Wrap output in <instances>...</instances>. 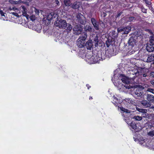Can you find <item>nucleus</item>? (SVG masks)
Wrapping results in <instances>:
<instances>
[{"label":"nucleus","instance_id":"30","mask_svg":"<svg viewBox=\"0 0 154 154\" xmlns=\"http://www.w3.org/2000/svg\"><path fill=\"white\" fill-rule=\"evenodd\" d=\"M86 30L89 32H94V29L91 26H88L87 28L86 29Z\"/></svg>","mask_w":154,"mask_h":154},{"label":"nucleus","instance_id":"9","mask_svg":"<svg viewBox=\"0 0 154 154\" xmlns=\"http://www.w3.org/2000/svg\"><path fill=\"white\" fill-rule=\"evenodd\" d=\"M136 42V40L133 37H131L128 41V45L131 47L134 46L135 45Z\"/></svg>","mask_w":154,"mask_h":154},{"label":"nucleus","instance_id":"48","mask_svg":"<svg viewBox=\"0 0 154 154\" xmlns=\"http://www.w3.org/2000/svg\"><path fill=\"white\" fill-rule=\"evenodd\" d=\"M125 87L126 88H128V89H130V86H128V85L125 86Z\"/></svg>","mask_w":154,"mask_h":154},{"label":"nucleus","instance_id":"3","mask_svg":"<svg viewBox=\"0 0 154 154\" xmlns=\"http://www.w3.org/2000/svg\"><path fill=\"white\" fill-rule=\"evenodd\" d=\"M128 70L131 75H134L133 77L138 76L141 74L140 70L139 69H137V68L133 67L131 69H129Z\"/></svg>","mask_w":154,"mask_h":154},{"label":"nucleus","instance_id":"29","mask_svg":"<svg viewBox=\"0 0 154 154\" xmlns=\"http://www.w3.org/2000/svg\"><path fill=\"white\" fill-rule=\"evenodd\" d=\"M133 119L137 121H140L142 119V117L139 116H135L133 117Z\"/></svg>","mask_w":154,"mask_h":154},{"label":"nucleus","instance_id":"41","mask_svg":"<svg viewBox=\"0 0 154 154\" xmlns=\"http://www.w3.org/2000/svg\"><path fill=\"white\" fill-rule=\"evenodd\" d=\"M55 2L57 5H59V2L58 0H55Z\"/></svg>","mask_w":154,"mask_h":154},{"label":"nucleus","instance_id":"35","mask_svg":"<svg viewBox=\"0 0 154 154\" xmlns=\"http://www.w3.org/2000/svg\"><path fill=\"white\" fill-rule=\"evenodd\" d=\"M147 91L149 92L153 93V94H154V89H153L150 88H148L147 89Z\"/></svg>","mask_w":154,"mask_h":154},{"label":"nucleus","instance_id":"37","mask_svg":"<svg viewBox=\"0 0 154 154\" xmlns=\"http://www.w3.org/2000/svg\"><path fill=\"white\" fill-rule=\"evenodd\" d=\"M134 17H130L128 18V21L129 22H131L134 20Z\"/></svg>","mask_w":154,"mask_h":154},{"label":"nucleus","instance_id":"55","mask_svg":"<svg viewBox=\"0 0 154 154\" xmlns=\"http://www.w3.org/2000/svg\"><path fill=\"white\" fill-rule=\"evenodd\" d=\"M80 33H77L76 34H77V35H79V34H80Z\"/></svg>","mask_w":154,"mask_h":154},{"label":"nucleus","instance_id":"32","mask_svg":"<svg viewBox=\"0 0 154 154\" xmlns=\"http://www.w3.org/2000/svg\"><path fill=\"white\" fill-rule=\"evenodd\" d=\"M30 18L31 20L32 21V24L33 22L36 19V17L35 15H32L30 16Z\"/></svg>","mask_w":154,"mask_h":154},{"label":"nucleus","instance_id":"8","mask_svg":"<svg viewBox=\"0 0 154 154\" xmlns=\"http://www.w3.org/2000/svg\"><path fill=\"white\" fill-rule=\"evenodd\" d=\"M41 28V25L40 24L32 25V29L36 31L38 33L40 32Z\"/></svg>","mask_w":154,"mask_h":154},{"label":"nucleus","instance_id":"45","mask_svg":"<svg viewBox=\"0 0 154 154\" xmlns=\"http://www.w3.org/2000/svg\"><path fill=\"white\" fill-rule=\"evenodd\" d=\"M122 13V12H120L119 13H118V14L117 15V17H119L121 15Z\"/></svg>","mask_w":154,"mask_h":154},{"label":"nucleus","instance_id":"17","mask_svg":"<svg viewBox=\"0 0 154 154\" xmlns=\"http://www.w3.org/2000/svg\"><path fill=\"white\" fill-rule=\"evenodd\" d=\"M92 37H93V39L95 42V46L97 47L98 45V43L99 42L98 39V36L97 35L93 34L92 35Z\"/></svg>","mask_w":154,"mask_h":154},{"label":"nucleus","instance_id":"23","mask_svg":"<svg viewBox=\"0 0 154 154\" xmlns=\"http://www.w3.org/2000/svg\"><path fill=\"white\" fill-rule=\"evenodd\" d=\"M148 43H149L150 44H152L154 45V35H152L150 36L149 37V42Z\"/></svg>","mask_w":154,"mask_h":154},{"label":"nucleus","instance_id":"47","mask_svg":"<svg viewBox=\"0 0 154 154\" xmlns=\"http://www.w3.org/2000/svg\"><path fill=\"white\" fill-rule=\"evenodd\" d=\"M151 83L152 85H154V80H152L151 81Z\"/></svg>","mask_w":154,"mask_h":154},{"label":"nucleus","instance_id":"25","mask_svg":"<svg viewBox=\"0 0 154 154\" xmlns=\"http://www.w3.org/2000/svg\"><path fill=\"white\" fill-rule=\"evenodd\" d=\"M130 126L134 130L137 129V126L134 122H131L130 123Z\"/></svg>","mask_w":154,"mask_h":154},{"label":"nucleus","instance_id":"2","mask_svg":"<svg viewBox=\"0 0 154 154\" xmlns=\"http://www.w3.org/2000/svg\"><path fill=\"white\" fill-rule=\"evenodd\" d=\"M131 29L130 26H127L125 27H120L117 29L118 32L121 33L122 34H128Z\"/></svg>","mask_w":154,"mask_h":154},{"label":"nucleus","instance_id":"7","mask_svg":"<svg viewBox=\"0 0 154 154\" xmlns=\"http://www.w3.org/2000/svg\"><path fill=\"white\" fill-rule=\"evenodd\" d=\"M146 50L147 51L151 52L153 51L154 50V45L148 43L146 45Z\"/></svg>","mask_w":154,"mask_h":154},{"label":"nucleus","instance_id":"24","mask_svg":"<svg viewBox=\"0 0 154 154\" xmlns=\"http://www.w3.org/2000/svg\"><path fill=\"white\" fill-rule=\"evenodd\" d=\"M120 109L121 111L124 112H125L126 113H130L131 112V111L126 109L123 107H120Z\"/></svg>","mask_w":154,"mask_h":154},{"label":"nucleus","instance_id":"12","mask_svg":"<svg viewBox=\"0 0 154 154\" xmlns=\"http://www.w3.org/2000/svg\"><path fill=\"white\" fill-rule=\"evenodd\" d=\"M146 100L150 103L154 102V96L153 95L150 94H147Z\"/></svg>","mask_w":154,"mask_h":154},{"label":"nucleus","instance_id":"13","mask_svg":"<svg viewBox=\"0 0 154 154\" xmlns=\"http://www.w3.org/2000/svg\"><path fill=\"white\" fill-rule=\"evenodd\" d=\"M141 104L146 108H147L150 106L151 104L147 100H142L141 102Z\"/></svg>","mask_w":154,"mask_h":154},{"label":"nucleus","instance_id":"21","mask_svg":"<svg viewBox=\"0 0 154 154\" xmlns=\"http://www.w3.org/2000/svg\"><path fill=\"white\" fill-rule=\"evenodd\" d=\"M122 82L126 84H128L130 82V80L129 79L126 77H124L121 79Z\"/></svg>","mask_w":154,"mask_h":154},{"label":"nucleus","instance_id":"49","mask_svg":"<svg viewBox=\"0 0 154 154\" xmlns=\"http://www.w3.org/2000/svg\"><path fill=\"white\" fill-rule=\"evenodd\" d=\"M150 109H152L153 111H154V106H153L150 107Z\"/></svg>","mask_w":154,"mask_h":154},{"label":"nucleus","instance_id":"33","mask_svg":"<svg viewBox=\"0 0 154 154\" xmlns=\"http://www.w3.org/2000/svg\"><path fill=\"white\" fill-rule=\"evenodd\" d=\"M20 14V12H19V13L18 12H11L10 13V14H12L14 15L16 17H19V16L18 14V13Z\"/></svg>","mask_w":154,"mask_h":154},{"label":"nucleus","instance_id":"31","mask_svg":"<svg viewBox=\"0 0 154 154\" xmlns=\"http://www.w3.org/2000/svg\"><path fill=\"white\" fill-rule=\"evenodd\" d=\"M21 3H26L24 2L23 1H22L21 0H18L16 1H14V4L15 5H17Z\"/></svg>","mask_w":154,"mask_h":154},{"label":"nucleus","instance_id":"34","mask_svg":"<svg viewBox=\"0 0 154 154\" xmlns=\"http://www.w3.org/2000/svg\"><path fill=\"white\" fill-rule=\"evenodd\" d=\"M47 18L48 20H51L53 19V16L51 14H50L48 16Z\"/></svg>","mask_w":154,"mask_h":154},{"label":"nucleus","instance_id":"39","mask_svg":"<svg viewBox=\"0 0 154 154\" xmlns=\"http://www.w3.org/2000/svg\"><path fill=\"white\" fill-rule=\"evenodd\" d=\"M35 14L38 15L39 13V10L37 9H36V8H35Z\"/></svg>","mask_w":154,"mask_h":154},{"label":"nucleus","instance_id":"36","mask_svg":"<svg viewBox=\"0 0 154 154\" xmlns=\"http://www.w3.org/2000/svg\"><path fill=\"white\" fill-rule=\"evenodd\" d=\"M148 135L150 136L153 137L154 136V132L153 131H150L148 133Z\"/></svg>","mask_w":154,"mask_h":154},{"label":"nucleus","instance_id":"4","mask_svg":"<svg viewBox=\"0 0 154 154\" xmlns=\"http://www.w3.org/2000/svg\"><path fill=\"white\" fill-rule=\"evenodd\" d=\"M103 56L102 55V54H101V57H100L98 54L96 55L95 57L94 56H92L91 58V60H93V62L94 63H98V62L99 60H104L105 58V56L103 54Z\"/></svg>","mask_w":154,"mask_h":154},{"label":"nucleus","instance_id":"10","mask_svg":"<svg viewBox=\"0 0 154 154\" xmlns=\"http://www.w3.org/2000/svg\"><path fill=\"white\" fill-rule=\"evenodd\" d=\"M134 92L135 94L138 97L141 96L143 94L142 91L139 88H137Z\"/></svg>","mask_w":154,"mask_h":154},{"label":"nucleus","instance_id":"22","mask_svg":"<svg viewBox=\"0 0 154 154\" xmlns=\"http://www.w3.org/2000/svg\"><path fill=\"white\" fill-rule=\"evenodd\" d=\"M66 27V30L68 32L71 31L72 29V26L71 24L68 23H67Z\"/></svg>","mask_w":154,"mask_h":154},{"label":"nucleus","instance_id":"44","mask_svg":"<svg viewBox=\"0 0 154 154\" xmlns=\"http://www.w3.org/2000/svg\"><path fill=\"white\" fill-rule=\"evenodd\" d=\"M113 98L114 99H115L118 102H119L118 101L119 100V99L118 98H117L116 97H115V96H114L113 97Z\"/></svg>","mask_w":154,"mask_h":154},{"label":"nucleus","instance_id":"54","mask_svg":"<svg viewBox=\"0 0 154 154\" xmlns=\"http://www.w3.org/2000/svg\"><path fill=\"white\" fill-rule=\"evenodd\" d=\"M92 99V97H90V98H89V99Z\"/></svg>","mask_w":154,"mask_h":154},{"label":"nucleus","instance_id":"53","mask_svg":"<svg viewBox=\"0 0 154 154\" xmlns=\"http://www.w3.org/2000/svg\"><path fill=\"white\" fill-rule=\"evenodd\" d=\"M26 2V3H25V4H26V5H29V4H28V3L27 2Z\"/></svg>","mask_w":154,"mask_h":154},{"label":"nucleus","instance_id":"18","mask_svg":"<svg viewBox=\"0 0 154 154\" xmlns=\"http://www.w3.org/2000/svg\"><path fill=\"white\" fill-rule=\"evenodd\" d=\"M77 45L79 48H82L84 47L85 45V42L84 41H80L78 39Z\"/></svg>","mask_w":154,"mask_h":154},{"label":"nucleus","instance_id":"11","mask_svg":"<svg viewBox=\"0 0 154 154\" xmlns=\"http://www.w3.org/2000/svg\"><path fill=\"white\" fill-rule=\"evenodd\" d=\"M85 45L88 50H91L93 46L92 41L91 40H88L86 42Z\"/></svg>","mask_w":154,"mask_h":154},{"label":"nucleus","instance_id":"1","mask_svg":"<svg viewBox=\"0 0 154 154\" xmlns=\"http://www.w3.org/2000/svg\"><path fill=\"white\" fill-rule=\"evenodd\" d=\"M55 24L56 26L60 28L65 29L66 28L67 23L66 21L64 20H58L56 21Z\"/></svg>","mask_w":154,"mask_h":154},{"label":"nucleus","instance_id":"6","mask_svg":"<svg viewBox=\"0 0 154 154\" xmlns=\"http://www.w3.org/2000/svg\"><path fill=\"white\" fill-rule=\"evenodd\" d=\"M91 21L95 29L96 30H99V23L93 18H91Z\"/></svg>","mask_w":154,"mask_h":154},{"label":"nucleus","instance_id":"46","mask_svg":"<svg viewBox=\"0 0 154 154\" xmlns=\"http://www.w3.org/2000/svg\"><path fill=\"white\" fill-rule=\"evenodd\" d=\"M147 75L146 73H144L143 74V76L144 77H146Z\"/></svg>","mask_w":154,"mask_h":154},{"label":"nucleus","instance_id":"16","mask_svg":"<svg viewBox=\"0 0 154 154\" xmlns=\"http://www.w3.org/2000/svg\"><path fill=\"white\" fill-rule=\"evenodd\" d=\"M87 37V33L86 32H83L82 35L78 39V40L85 42Z\"/></svg>","mask_w":154,"mask_h":154},{"label":"nucleus","instance_id":"52","mask_svg":"<svg viewBox=\"0 0 154 154\" xmlns=\"http://www.w3.org/2000/svg\"><path fill=\"white\" fill-rule=\"evenodd\" d=\"M146 3H147V4L149 5V2L147 1H145Z\"/></svg>","mask_w":154,"mask_h":154},{"label":"nucleus","instance_id":"40","mask_svg":"<svg viewBox=\"0 0 154 154\" xmlns=\"http://www.w3.org/2000/svg\"><path fill=\"white\" fill-rule=\"evenodd\" d=\"M150 76L152 77H154V72H151L150 74Z\"/></svg>","mask_w":154,"mask_h":154},{"label":"nucleus","instance_id":"27","mask_svg":"<svg viewBox=\"0 0 154 154\" xmlns=\"http://www.w3.org/2000/svg\"><path fill=\"white\" fill-rule=\"evenodd\" d=\"M64 2L66 6H69L70 5L71 2L70 0H64Z\"/></svg>","mask_w":154,"mask_h":154},{"label":"nucleus","instance_id":"42","mask_svg":"<svg viewBox=\"0 0 154 154\" xmlns=\"http://www.w3.org/2000/svg\"><path fill=\"white\" fill-rule=\"evenodd\" d=\"M142 11L144 13H146V10L144 8H142Z\"/></svg>","mask_w":154,"mask_h":154},{"label":"nucleus","instance_id":"19","mask_svg":"<svg viewBox=\"0 0 154 154\" xmlns=\"http://www.w3.org/2000/svg\"><path fill=\"white\" fill-rule=\"evenodd\" d=\"M82 28L78 25H76L73 28V30L74 31H79L81 32L82 30Z\"/></svg>","mask_w":154,"mask_h":154},{"label":"nucleus","instance_id":"50","mask_svg":"<svg viewBox=\"0 0 154 154\" xmlns=\"http://www.w3.org/2000/svg\"><path fill=\"white\" fill-rule=\"evenodd\" d=\"M8 10L9 11H11L12 10V8H11V7L9 8Z\"/></svg>","mask_w":154,"mask_h":154},{"label":"nucleus","instance_id":"43","mask_svg":"<svg viewBox=\"0 0 154 154\" xmlns=\"http://www.w3.org/2000/svg\"><path fill=\"white\" fill-rule=\"evenodd\" d=\"M144 140H142L141 141H139V143L140 144H143L144 143Z\"/></svg>","mask_w":154,"mask_h":154},{"label":"nucleus","instance_id":"28","mask_svg":"<svg viewBox=\"0 0 154 154\" xmlns=\"http://www.w3.org/2000/svg\"><path fill=\"white\" fill-rule=\"evenodd\" d=\"M137 110L140 112L143 113H146L147 112V109L137 108Z\"/></svg>","mask_w":154,"mask_h":154},{"label":"nucleus","instance_id":"51","mask_svg":"<svg viewBox=\"0 0 154 154\" xmlns=\"http://www.w3.org/2000/svg\"><path fill=\"white\" fill-rule=\"evenodd\" d=\"M86 86L88 87V89H89V88H90V86H88L89 85H87Z\"/></svg>","mask_w":154,"mask_h":154},{"label":"nucleus","instance_id":"26","mask_svg":"<svg viewBox=\"0 0 154 154\" xmlns=\"http://www.w3.org/2000/svg\"><path fill=\"white\" fill-rule=\"evenodd\" d=\"M0 14L2 17H1V19L3 20H5V13L2 10H0Z\"/></svg>","mask_w":154,"mask_h":154},{"label":"nucleus","instance_id":"20","mask_svg":"<svg viewBox=\"0 0 154 154\" xmlns=\"http://www.w3.org/2000/svg\"><path fill=\"white\" fill-rule=\"evenodd\" d=\"M153 61H154V54L148 56L146 61L147 62H150Z\"/></svg>","mask_w":154,"mask_h":154},{"label":"nucleus","instance_id":"38","mask_svg":"<svg viewBox=\"0 0 154 154\" xmlns=\"http://www.w3.org/2000/svg\"><path fill=\"white\" fill-rule=\"evenodd\" d=\"M12 10H14L15 12H18L19 11V10L17 8L15 7H13L12 8Z\"/></svg>","mask_w":154,"mask_h":154},{"label":"nucleus","instance_id":"56","mask_svg":"<svg viewBox=\"0 0 154 154\" xmlns=\"http://www.w3.org/2000/svg\"><path fill=\"white\" fill-rule=\"evenodd\" d=\"M26 1H29V2H30V1H29V0H26Z\"/></svg>","mask_w":154,"mask_h":154},{"label":"nucleus","instance_id":"14","mask_svg":"<svg viewBox=\"0 0 154 154\" xmlns=\"http://www.w3.org/2000/svg\"><path fill=\"white\" fill-rule=\"evenodd\" d=\"M20 10L21 11L22 13V15L26 17H27L28 15L26 13V9L25 7L24 6H21L20 8Z\"/></svg>","mask_w":154,"mask_h":154},{"label":"nucleus","instance_id":"15","mask_svg":"<svg viewBox=\"0 0 154 154\" xmlns=\"http://www.w3.org/2000/svg\"><path fill=\"white\" fill-rule=\"evenodd\" d=\"M81 5V4L79 2H75L71 5V7L74 9H79Z\"/></svg>","mask_w":154,"mask_h":154},{"label":"nucleus","instance_id":"5","mask_svg":"<svg viewBox=\"0 0 154 154\" xmlns=\"http://www.w3.org/2000/svg\"><path fill=\"white\" fill-rule=\"evenodd\" d=\"M76 18L77 21L81 24H83L85 21V17L80 13H78L76 15Z\"/></svg>","mask_w":154,"mask_h":154}]
</instances>
